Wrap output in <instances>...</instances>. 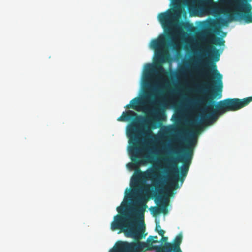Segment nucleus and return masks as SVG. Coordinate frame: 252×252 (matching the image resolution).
<instances>
[{
    "mask_svg": "<svg viewBox=\"0 0 252 252\" xmlns=\"http://www.w3.org/2000/svg\"><path fill=\"white\" fill-rule=\"evenodd\" d=\"M206 102L210 104L213 102V97L211 96H206L202 97L195 101H191L190 103L192 104H205Z\"/></svg>",
    "mask_w": 252,
    "mask_h": 252,
    "instance_id": "obj_12",
    "label": "nucleus"
},
{
    "mask_svg": "<svg viewBox=\"0 0 252 252\" xmlns=\"http://www.w3.org/2000/svg\"><path fill=\"white\" fill-rule=\"evenodd\" d=\"M147 201L142 197L135 201L133 209L135 219L127 217L125 214H117L114 216L111 224V230L120 229L126 236L133 238L137 241L131 243L119 241L116 243L110 252H145L152 250L151 246L147 243L139 241L142 238L144 230L138 229L136 226V220L144 224V214L147 208Z\"/></svg>",
    "mask_w": 252,
    "mask_h": 252,
    "instance_id": "obj_3",
    "label": "nucleus"
},
{
    "mask_svg": "<svg viewBox=\"0 0 252 252\" xmlns=\"http://www.w3.org/2000/svg\"><path fill=\"white\" fill-rule=\"evenodd\" d=\"M252 101V96L242 99L239 98H227L219 101L214 109L209 105L203 109L198 124L210 125L215 122L219 116L229 111H236L249 104Z\"/></svg>",
    "mask_w": 252,
    "mask_h": 252,
    "instance_id": "obj_4",
    "label": "nucleus"
},
{
    "mask_svg": "<svg viewBox=\"0 0 252 252\" xmlns=\"http://www.w3.org/2000/svg\"><path fill=\"white\" fill-rule=\"evenodd\" d=\"M123 208L121 207H118L117 208V211L119 213H122V211L123 210Z\"/></svg>",
    "mask_w": 252,
    "mask_h": 252,
    "instance_id": "obj_19",
    "label": "nucleus"
},
{
    "mask_svg": "<svg viewBox=\"0 0 252 252\" xmlns=\"http://www.w3.org/2000/svg\"><path fill=\"white\" fill-rule=\"evenodd\" d=\"M197 74L208 80L209 86L214 90L213 97L217 95L220 98L223 88L222 75L217 69L216 63L208 61L203 64V67L197 72Z\"/></svg>",
    "mask_w": 252,
    "mask_h": 252,
    "instance_id": "obj_6",
    "label": "nucleus"
},
{
    "mask_svg": "<svg viewBox=\"0 0 252 252\" xmlns=\"http://www.w3.org/2000/svg\"><path fill=\"white\" fill-rule=\"evenodd\" d=\"M166 161L168 165L167 167L168 170L166 171V173H172V176L170 178V183L165 189L168 194L171 195L173 194V190H176L179 188L178 181H180L182 185L186 177L182 176L180 177L177 163L175 162L173 158H169L166 159Z\"/></svg>",
    "mask_w": 252,
    "mask_h": 252,
    "instance_id": "obj_8",
    "label": "nucleus"
},
{
    "mask_svg": "<svg viewBox=\"0 0 252 252\" xmlns=\"http://www.w3.org/2000/svg\"><path fill=\"white\" fill-rule=\"evenodd\" d=\"M157 201L159 202V204H158V207H154L150 208L153 214L156 216L161 213H163L164 214L167 213V199H164L162 197H159L158 199H157Z\"/></svg>",
    "mask_w": 252,
    "mask_h": 252,
    "instance_id": "obj_10",
    "label": "nucleus"
},
{
    "mask_svg": "<svg viewBox=\"0 0 252 252\" xmlns=\"http://www.w3.org/2000/svg\"><path fill=\"white\" fill-rule=\"evenodd\" d=\"M182 131L176 138L175 142L173 146L170 148L171 153L177 156L175 158L172 156L175 162L180 161L183 163L182 166L180 168V174L182 176L186 177L187 175L189 166L191 163V160L193 155L194 145L196 140L194 137L190 138L187 141L186 146L184 147L183 134Z\"/></svg>",
    "mask_w": 252,
    "mask_h": 252,
    "instance_id": "obj_5",
    "label": "nucleus"
},
{
    "mask_svg": "<svg viewBox=\"0 0 252 252\" xmlns=\"http://www.w3.org/2000/svg\"><path fill=\"white\" fill-rule=\"evenodd\" d=\"M183 236L181 233L178 234L173 240V243L165 244L170 252H182L180 246L182 242Z\"/></svg>",
    "mask_w": 252,
    "mask_h": 252,
    "instance_id": "obj_11",
    "label": "nucleus"
},
{
    "mask_svg": "<svg viewBox=\"0 0 252 252\" xmlns=\"http://www.w3.org/2000/svg\"><path fill=\"white\" fill-rule=\"evenodd\" d=\"M168 240V238L166 237H164V235L163 236H162V239L161 240L163 241H167Z\"/></svg>",
    "mask_w": 252,
    "mask_h": 252,
    "instance_id": "obj_20",
    "label": "nucleus"
},
{
    "mask_svg": "<svg viewBox=\"0 0 252 252\" xmlns=\"http://www.w3.org/2000/svg\"><path fill=\"white\" fill-rule=\"evenodd\" d=\"M223 13H224V14H225L226 15H228V16H229L228 20L229 21H231L233 20V15L229 14L228 11H226V10L224 11L223 12Z\"/></svg>",
    "mask_w": 252,
    "mask_h": 252,
    "instance_id": "obj_18",
    "label": "nucleus"
},
{
    "mask_svg": "<svg viewBox=\"0 0 252 252\" xmlns=\"http://www.w3.org/2000/svg\"><path fill=\"white\" fill-rule=\"evenodd\" d=\"M173 8L159 14L158 18L164 31V35H161L158 39L152 40L151 48L155 51L157 62L154 65L148 64L144 74L145 78H149L151 74L155 73L161 76L166 73L163 63L170 60V55L168 50L169 47L175 49L177 47L175 34L172 31L173 26L180 16V8L182 5L189 7L194 6L196 0H170Z\"/></svg>",
    "mask_w": 252,
    "mask_h": 252,
    "instance_id": "obj_2",
    "label": "nucleus"
},
{
    "mask_svg": "<svg viewBox=\"0 0 252 252\" xmlns=\"http://www.w3.org/2000/svg\"><path fill=\"white\" fill-rule=\"evenodd\" d=\"M155 231L158 232L159 235L161 236H163L165 233V231L161 229V226L159 222H156Z\"/></svg>",
    "mask_w": 252,
    "mask_h": 252,
    "instance_id": "obj_17",
    "label": "nucleus"
},
{
    "mask_svg": "<svg viewBox=\"0 0 252 252\" xmlns=\"http://www.w3.org/2000/svg\"><path fill=\"white\" fill-rule=\"evenodd\" d=\"M165 179V176H162L160 175H157L154 169L149 168L145 171H142L138 169L135 172L134 177L132 181V186L138 187L141 189V190L145 193H147L149 190V185H146L143 187L140 186V184L147 180H150L153 183L155 186V189L160 195L162 192V189L161 188V185H162V180Z\"/></svg>",
    "mask_w": 252,
    "mask_h": 252,
    "instance_id": "obj_7",
    "label": "nucleus"
},
{
    "mask_svg": "<svg viewBox=\"0 0 252 252\" xmlns=\"http://www.w3.org/2000/svg\"><path fill=\"white\" fill-rule=\"evenodd\" d=\"M158 237L157 236H150L147 239V243L150 245V246L153 245V243H158L159 241L158 240Z\"/></svg>",
    "mask_w": 252,
    "mask_h": 252,
    "instance_id": "obj_16",
    "label": "nucleus"
},
{
    "mask_svg": "<svg viewBox=\"0 0 252 252\" xmlns=\"http://www.w3.org/2000/svg\"><path fill=\"white\" fill-rule=\"evenodd\" d=\"M154 96L153 94L147 91L145 93L143 98L136 97L130 102V103L126 105V108H132L138 110L141 108L145 113L149 114L146 117L141 116H138L134 111L127 110L123 112L122 114L117 118V121L125 122L130 120H134L135 122L129 125L127 128V134L129 138V143L131 146L129 149V153L131 160L136 166L141 165H145L151 162L152 157L148 153H143V151L148 150L146 148H140V145L141 134L142 133L146 137L148 138H156V135L154 134L150 128L146 126L144 130L141 132L138 129L136 122H143L146 125H150L153 129L157 127L153 126L158 120L159 115L161 111L162 103L158 100H154L150 102L152 107L149 108L146 106V100H148Z\"/></svg>",
    "mask_w": 252,
    "mask_h": 252,
    "instance_id": "obj_1",
    "label": "nucleus"
},
{
    "mask_svg": "<svg viewBox=\"0 0 252 252\" xmlns=\"http://www.w3.org/2000/svg\"><path fill=\"white\" fill-rule=\"evenodd\" d=\"M211 42L215 45L223 46L225 41L221 38L218 37H213L211 40Z\"/></svg>",
    "mask_w": 252,
    "mask_h": 252,
    "instance_id": "obj_13",
    "label": "nucleus"
},
{
    "mask_svg": "<svg viewBox=\"0 0 252 252\" xmlns=\"http://www.w3.org/2000/svg\"><path fill=\"white\" fill-rule=\"evenodd\" d=\"M148 88H149V90H150V91H152L153 89L151 86H149Z\"/></svg>",
    "mask_w": 252,
    "mask_h": 252,
    "instance_id": "obj_21",
    "label": "nucleus"
},
{
    "mask_svg": "<svg viewBox=\"0 0 252 252\" xmlns=\"http://www.w3.org/2000/svg\"><path fill=\"white\" fill-rule=\"evenodd\" d=\"M150 248L152 250H155V252H170L165 244L162 246L151 245Z\"/></svg>",
    "mask_w": 252,
    "mask_h": 252,
    "instance_id": "obj_14",
    "label": "nucleus"
},
{
    "mask_svg": "<svg viewBox=\"0 0 252 252\" xmlns=\"http://www.w3.org/2000/svg\"><path fill=\"white\" fill-rule=\"evenodd\" d=\"M241 0H229V4L236 8L235 14L246 23H252V7L250 4H241Z\"/></svg>",
    "mask_w": 252,
    "mask_h": 252,
    "instance_id": "obj_9",
    "label": "nucleus"
},
{
    "mask_svg": "<svg viewBox=\"0 0 252 252\" xmlns=\"http://www.w3.org/2000/svg\"><path fill=\"white\" fill-rule=\"evenodd\" d=\"M212 55L214 57L215 61H218L219 60L220 54L219 53V50L216 49L214 46H211L209 47Z\"/></svg>",
    "mask_w": 252,
    "mask_h": 252,
    "instance_id": "obj_15",
    "label": "nucleus"
}]
</instances>
